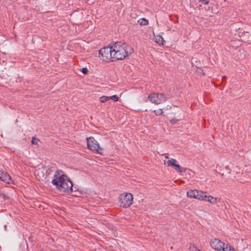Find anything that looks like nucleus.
Instances as JSON below:
<instances>
[{
    "label": "nucleus",
    "mask_w": 251,
    "mask_h": 251,
    "mask_svg": "<svg viewBox=\"0 0 251 251\" xmlns=\"http://www.w3.org/2000/svg\"><path fill=\"white\" fill-rule=\"evenodd\" d=\"M51 183L60 192L68 193L72 191V181L61 170H58L55 172Z\"/></svg>",
    "instance_id": "nucleus-1"
},
{
    "label": "nucleus",
    "mask_w": 251,
    "mask_h": 251,
    "mask_svg": "<svg viewBox=\"0 0 251 251\" xmlns=\"http://www.w3.org/2000/svg\"><path fill=\"white\" fill-rule=\"evenodd\" d=\"M114 60H122L133 52L132 48L125 43L117 42L111 46Z\"/></svg>",
    "instance_id": "nucleus-2"
},
{
    "label": "nucleus",
    "mask_w": 251,
    "mask_h": 251,
    "mask_svg": "<svg viewBox=\"0 0 251 251\" xmlns=\"http://www.w3.org/2000/svg\"><path fill=\"white\" fill-rule=\"evenodd\" d=\"M133 195L130 193H124L118 198L120 206L124 208L129 207L133 203Z\"/></svg>",
    "instance_id": "nucleus-3"
},
{
    "label": "nucleus",
    "mask_w": 251,
    "mask_h": 251,
    "mask_svg": "<svg viewBox=\"0 0 251 251\" xmlns=\"http://www.w3.org/2000/svg\"><path fill=\"white\" fill-rule=\"evenodd\" d=\"M88 148L99 154H102L104 149L100 147L98 141L93 137H89L86 138Z\"/></svg>",
    "instance_id": "nucleus-4"
},
{
    "label": "nucleus",
    "mask_w": 251,
    "mask_h": 251,
    "mask_svg": "<svg viewBox=\"0 0 251 251\" xmlns=\"http://www.w3.org/2000/svg\"><path fill=\"white\" fill-rule=\"evenodd\" d=\"M164 164L167 167H172L178 173H182L186 172L187 169L181 167L176 160L165 156L164 160Z\"/></svg>",
    "instance_id": "nucleus-5"
},
{
    "label": "nucleus",
    "mask_w": 251,
    "mask_h": 251,
    "mask_svg": "<svg viewBox=\"0 0 251 251\" xmlns=\"http://www.w3.org/2000/svg\"><path fill=\"white\" fill-rule=\"evenodd\" d=\"M112 47H106L101 49L99 51V58L102 61L110 62L115 61L113 58V51Z\"/></svg>",
    "instance_id": "nucleus-6"
},
{
    "label": "nucleus",
    "mask_w": 251,
    "mask_h": 251,
    "mask_svg": "<svg viewBox=\"0 0 251 251\" xmlns=\"http://www.w3.org/2000/svg\"><path fill=\"white\" fill-rule=\"evenodd\" d=\"M148 99L152 103L159 104L164 102L166 97L162 94L152 93L148 96Z\"/></svg>",
    "instance_id": "nucleus-7"
},
{
    "label": "nucleus",
    "mask_w": 251,
    "mask_h": 251,
    "mask_svg": "<svg viewBox=\"0 0 251 251\" xmlns=\"http://www.w3.org/2000/svg\"><path fill=\"white\" fill-rule=\"evenodd\" d=\"M32 167L34 169V174L36 176L39 177V178L44 176L45 168L41 162L35 163L34 165H32Z\"/></svg>",
    "instance_id": "nucleus-8"
},
{
    "label": "nucleus",
    "mask_w": 251,
    "mask_h": 251,
    "mask_svg": "<svg viewBox=\"0 0 251 251\" xmlns=\"http://www.w3.org/2000/svg\"><path fill=\"white\" fill-rule=\"evenodd\" d=\"M225 243L222 242L218 239H213L210 242V247L216 251H220L224 247Z\"/></svg>",
    "instance_id": "nucleus-9"
},
{
    "label": "nucleus",
    "mask_w": 251,
    "mask_h": 251,
    "mask_svg": "<svg viewBox=\"0 0 251 251\" xmlns=\"http://www.w3.org/2000/svg\"><path fill=\"white\" fill-rule=\"evenodd\" d=\"M0 179L7 183H11L13 182V180L11 179L10 176L6 173L3 171H0Z\"/></svg>",
    "instance_id": "nucleus-10"
},
{
    "label": "nucleus",
    "mask_w": 251,
    "mask_h": 251,
    "mask_svg": "<svg viewBox=\"0 0 251 251\" xmlns=\"http://www.w3.org/2000/svg\"><path fill=\"white\" fill-rule=\"evenodd\" d=\"M154 41L159 46H164L166 44V41L160 35H154Z\"/></svg>",
    "instance_id": "nucleus-11"
},
{
    "label": "nucleus",
    "mask_w": 251,
    "mask_h": 251,
    "mask_svg": "<svg viewBox=\"0 0 251 251\" xmlns=\"http://www.w3.org/2000/svg\"><path fill=\"white\" fill-rule=\"evenodd\" d=\"M199 190L197 189L189 190L186 193V195L191 199H197Z\"/></svg>",
    "instance_id": "nucleus-12"
},
{
    "label": "nucleus",
    "mask_w": 251,
    "mask_h": 251,
    "mask_svg": "<svg viewBox=\"0 0 251 251\" xmlns=\"http://www.w3.org/2000/svg\"><path fill=\"white\" fill-rule=\"evenodd\" d=\"M206 201L209 202L211 204H217L218 203H220L221 201V199L214 197L211 195H208V198L206 200Z\"/></svg>",
    "instance_id": "nucleus-13"
},
{
    "label": "nucleus",
    "mask_w": 251,
    "mask_h": 251,
    "mask_svg": "<svg viewBox=\"0 0 251 251\" xmlns=\"http://www.w3.org/2000/svg\"><path fill=\"white\" fill-rule=\"evenodd\" d=\"M229 173L233 175V177L231 178H235L241 173V169L237 166H235L233 167L232 171L229 172Z\"/></svg>",
    "instance_id": "nucleus-14"
},
{
    "label": "nucleus",
    "mask_w": 251,
    "mask_h": 251,
    "mask_svg": "<svg viewBox=\"0 0 251 251\" xmlns=\"http://www.w3.org/2000/svg\"><path fill=\"white\" fill-rule=\"evenodd\" d=\"M220 251H236V250L228 244H225L224 247Z\"/></svg>",
    "instance_id": "nucleus-15"
},
{
    "label": "nucleus",
    "mask_w": 251,
    "mask_h": 251,
    "mask_svg": "<svg viewBox=\"0 0 251 251\" xmlns=\"http://www.w3.org/2000/svg\"><path fill=\"white\" fill-rule=\"evenodd\" d=\"M137 23L141 26L147 25L149 24L148 20L144 18H140L138 20Z\"/></svg>",
    "instance_id": "nucleus-16"
},
{
    "label": "nucleus",
    "mask_w": 251,
    "mask_h": 251,
    "mask_svg": "<svg viewBox=\"0 0 251 251\" xmlns=\"http://www.w3.org/2000/svg\"><path fill=\"white\" fill-rule=\"evenodd\" d=\"M41 144L40 140L35 137H32V145H35L37 146H39Z\"/></svg>",
    "instance_id": "nucleus-17"
},
{
    "label": "nucleus",
    "mask_w": 251,
    "mask_h": 251,
    "mask_svg": "<svg viewBox=\"0 0 251 251\" xmlns=\"http://www.w3.org/2000/svg\"><path fill=\"white\" fill-rule=\"evenodd\" d=\"M204 192L203 191L199 190L197 200L201 201V200H202V196L204 194Z\"/></svg>",
    "instance_id": "nucleus-18"
},
{
    "label": "nucleus",
    "mask_w": 251,
    "mask_h": 251,
    "mask_svg": "<svg viewBox=\"0 0 251 251\" xmlns=\"http://www.w3.org/2000/svg\"><path fill=\"white\" fill-rule=\"evenodd\" d=\"M108 98L109 100H112L115 101H117L119 99V97L116 95H114L112 96L108 97Z\"/></svg>",
    "instance_id": "nucleus-19"
},
{
    "label": "nucleus",
    "mask_w": 251,
    "mask_h": 251,
    "mask_svg": "<svg viewBox=\"0 0 251 251\" xmlns=\"http://www.w3.org/2000/svg\"><path fill=\"white\" fill-rule=\"evenodd\" d=\"M100 100L101 103H104V102H105L106 101L109 100H108V98L107 96H103L100 97Z\"/></svg>",
    "instance_id": "nucleus-20"
},
{
    "label": "nucleus",
    "mask_w": 251,
    "mask_h": 251,
    "mask_svg": "<svg viewBox=\"0 0 251 251\" xmlns=\"http://www.w3.org/2000/svg\"><path fill=\"white\" fill-rule=\"evenodd\" d=\"M154 112L155 113V114L156 115H161L163 111H162V109L158 108V109L154 110Z\"/></svg>",
    "instance_id": "nucleus-21"
},
{
    "label": "nucleus",
    "mask_w": 251,
    "mask_h": 251,
    "mask_svg": "<svg viewBox=\"0 0 251 251\" xmlns=\"http://www.w3.org/2000/svg\"><path fill=\"white\" fill-rule=\"evenodd\" d=\"M208 197V195H206V193L204 192V194L202 196V200H201V201H206V200L207 199Z\"/></svg>",
    "instance_id": "nucleus-22"
},
{
    "label": "nucleus",
    "mask_w": 251,
    "mask_h": 251,
    "mask_svg": "<svg viewBox=\"0 0 251 251\" xmlns=\"http://www.w3.org/2000/svg\"><path fill=\"white\" fill-rule=\"evenodd\" d=\"M88 72V70L87 68H83L81 70V72L85 75L87 74Z\"/></svg>",
    "instance_id": "nucleus-23"
},
{
    "label": "nucleus",
    "mask_w": 251,
    "mask_h": 251,
    "mask_svg": "<svg viewBox=\"0 0 251 251\" xmlns=\"http://www.w3.org/2000/svg\"><path fill=\"white\" fill-rule=\"evenodd\" d=\"M178 121L175 118H173L171 120H170V123L172 125H175L176 124L177 122Z\"/></svg>",
    "instance_id": "nucleus-24"
},
{
    "label": "nucleus",
    "mask_w": 251,
    "mask_h": 251,
    "mask_svg": "<svg viewBox=\"0 0 251 251\" xmlns=\"http://www.w3.org/2000/svg\"><path fill=\"white\" fill-rule=\"evenodd\" d=\"M200 2H201L202 4L207 5L208 4L209 0H199Z\"/></svg>",
    "instance_id": "nucleus-25"
},
{
    "label": "nucleus",
    "mask_w": 251,
    "mask_h": 251,
    "mask_svg": "<svg viewBox=\"0 0 251 251\" xmlns=\"http://www.w3.org/2000/svg\"><path fill=\"white\" fill-rule=\"evenodd\" d=\"M190 171H191L193 174H194V172H193V171H192L191 170H190Z\"/></svg>",
    "instance_id": "nucleus-26"
}]
</instances>
